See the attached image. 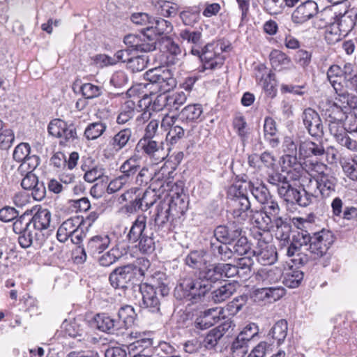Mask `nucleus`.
<instances>
[{
  "instance_id": "obj_1",
  "label": "nucleus",
  "mask_w": 357,
  "mask_h": 357,
  "mask_svg": "<svg viewBox=\"0 0 357 357\" xmlns=\"http://www.w3.org/2000/svg\"><path fill=\"white\" fill-rule=\"evenodd\" d=\"M220 263L213 264L196 273L181 276L174 289L177 300L197 303L204 301L213 288V284L222 279Z\"/></svg>"
},
{
  "instance_id": "obj_2",
  "label": "nucleus",
  "mask_w": 357,
  "mask_h": 357,
  "mask_svg": "<svg viewBox=\"0 0 357 357\" xmlns=\"http://www.w3.org/2000/svg\"><path fill=\"white\" fill-rule=\"evenodd\" d=\"M188 209V202L184 197L178 193L165 197L157 205L155 213L151 220L154 222L155 227L162 229L169 224V229L173 230L181 224V218Z\"/></svg>"
},
{
  "instance_id": "obj_3",
  "label": "nucleus",
  "mask_w": 357,
  "mask_h": 357,
  "mask_svg": "<svg viewBox=\"0 0 357 357\" xmlns=\"http://www.w3.org/2000/svg\"><path fill=\"white\" fill-rule=\"evenodd\" d=\"M305 232L307 236L310 238L306 251L309 252L312 260L324 256L335 241L333 234L328 230L322 229L320 231L313 233L312 235L307 231Z\"/></svg>"
},
{
  "instance_id": "obj_4",
  "label": "nucleus",
  "mask_w": 357,
  "mask_h": 357,
  "mask_svg": "<svg viewBox=\"0 0 357 357\" xmlns=\"http://www.w3.org/2000/svg\"><path fill=\"white\" fill-rule=\"evenodd\" d=\"M310 238L307 236L305 231H298L294 234L289 245L287 248L286 255L289 257H293L292 261L295 264L303 266L310 260V257L306 248H308Z\"/></svg>"
},
{
  "instance_id": "obj_5",
  "label": "nucleus",
  "mask_w": 357,
  "mask_h": 357,
  "mask_svg": "<svg viewBox=\"0 0 357 357\" xmlns=\"http://www.w3.org/2000/svg\"><path fill=\"white\" fill-rule=\"evenodd\" d=\"M278 195L285 202L291 204H296L302 207H306L317 199V196L308 192L304 188L302 190L293 187L288 181L284 186L278 189Z\"/></svg>"
},
{
  "instance_id": "obj_6",
  "label": "nucleus",
  "mask_w": 357,
  "mask_h": 357,
  "mask_svg": "<svg viewBox=\"0 0 357 357\" xmlns=\"http://www.w3.org/2000/svg\"><path fill=\"white\" fill-rule=\"evenodd\" d=\"M354 66L353 64L347 63L342 68L339 65L333 64L327 70V79L333 87L337 96L343 98V99L347 98L348 93L343 91L342 81L344 79L346 82L348 77L351 75V72H354Z\"/></svg>"
},
{
  "instance_id": "obj_7",
  "label": "nucleus",
  "mask_w": 357,
  "mask_h": 357,
  "mask_svg": "<svg viewBox=\"0 0 357 357\" xmlns=\"http://www.w3.org/2000/svg\"><path fill=\"white\" fill-rule=\"evenodd\" d=\"M144 77L153 84H156L159 90L167 93L176 86V80L172 71L165 67H158L146 72Z\"/></svg>"
},
{
  "instance_id": "obj_8",
  "label": "nucleus",
  "mask_w": 357,
  "mask_h": 357,
  "mask_svg": "<svg viewBox=\"0 0 357 357\" xmlns=\"http://www.w3.org/2000/svg\"><path fill=\"white\" fill-rule=\"evenodd\" d=\"M161 127L169 129L166 139L171 144H174L185 137V133L190 134V125L184 123L176 116L166 115L161 121Z\"/></svg>"
},
{
  "instance_id": "obj_9",
  "label": "nucleus",
  "mask_w": 357,
  "mask_h": 357,
  "mask_svg": "<svg viewBox=\"0 0 357 357\" xmlns=\"http://www.w3.org/2000/svg\"><path fill=\"white\" fill-rule=\"evenodd\" d=\"M123 43L134 52H149L155 49L156 40L146 33H140L126 35L123 38Z\"/></svg>"
},
{
  "instance_id": "obj_10",
  "label": "nucleus",
  "mask_w": 357,
  "mask_h": 357,
  "mask_svg": "<svg viewBox=\"0 0 357 357\" xmlns=\"http://www.w3.org/2000/svg\"><path fill=\"white\" fill-rule=\"evenodd\" d=\"M47 130L50 135L61 138L65 142H72L77 139V130L74 124H68L60 119L52 120Z\"/></svg>"
},
{
  "instance_id": "obj_11",
  "label": "nucleus",
  "mask_w": 357,
  "mask_h": 357,
  "mask_svg": "<svg viewBox=\"0 0 357 357\" xmlns=\"http://www.w3.org/2000/svg\"><path fill=\"white\" fill-rule=\"evenodd\" d=\"M137 267L132 264L118 267L109 275V280L115 289H125L135 278Z\"/></svg>"
},
{
  "instance_id": "obj_12",
  "label": "nucleus",
  "mask_w": 357,
  "mask_h": 357,
  "mask_svg": "<svg viewBox=\"0 0 357 357\" xmlns=\"http://www.w3.org/2000/svg\"><path fill=\"white\" fill-rule=\"evenodd\" d=\"M135 132L130 128L121 129L115 133L109 140L112 149L116 153L123 149H130L136 142Z\"/></svg>"
},
{
  "instance_id": "obj_13",
  "label": "nucleus",
  "mask_w": 357,
  "mask_h": 357,
  "mask_svg": "<svg viewBox=\"0 0 357 357\" xmlns=\"http://www.w3.org/2000/svg\"><path fill=\"white\" fill-rule=\"evenodd\" d=\"M241 234L242 228L236 225L235 222H232L227 225L216 227L211 238L230 245Z\"/></svg>"
},
{
  "instance_id": "obj_14",
  "label": "nucleus",
  "mask_w": 357,
  "mask_h": 357,
  "mask_svg": "<svg viewBox=\"0 0 357 357\" xmlns=\"http://www.w3.org/2000/svg\"><path fill=\"white\" fill-rule=\"evenodd\" d=\"M302 119L308 133L314 137L324 136V126L319 114L312 108L305 109L302 114Z\"/></svg>"
},
{
  "instance_id": "obj_15",
  "label": "nucleus",
  "mask_w": 357,
  "mask_h": 357,
  "mask_svg": "<svg viewBox=\"0 0 357 357\" xmlns=\"http://www.w3.org/2000/svg\"><path fill=\"white\" fill-rule=\"evenodd\" d=\"M110 243L111 238L107 234H100L92 236L89 239L85 247L82 249V254L84 260L86 259L87 253L91 257H96L108 248Z\"/></svg>"
},
{
  "instance_id": "obj_16",
  "label": "nucleus",
  "mask_w": 357,
  "mask_h": 357,
  "mask_svg": "<svg viewBox=\"0 0 357 357\" xmlns=\"http://www.w3.org/2000/svg\"><path fill=\"white\" fill-rule=\"evenodd\" d=\"M200 60L202 62V71L206 69L214 70L221 68L224 63L225 57L214 51V45L208 43L202 50Z\"/></svg>"
},
{
  "instance_id": "obj_17",
  "label": "nucleus",
  "mask_w": 357,
  "mask_h": 357,
  "mask_svg": "<svg viewBox=\"0 0 357 357\" xmlns=\"http://www.w3.org/2000/svg\"><path fill=\"white\" fill-rule=\"evenodd\" d=\"M318 12V6L314 1H307L298 6L291 15L292 21L296 24H303Z\"/></svg>"
},
{
  "instance_id": "obj_18",
  "label": "nucleus",
  "mask_w": 357,
  "mask_h": 357,
  "mask_svg": "<svg viewBox=\"0 0 357 357\" xmlns=\"http://www.w3.org/2000/svg\"><path fill=\"white\" fill-rule=\"evenodd\" d=\"M142 296V307L149 308L152 312H159L160 302L157 296L156 289L153 285L144 284L140 287Z\"/></svg>"
},
{
  "instance_id": "obj_19",
  "label": "nucleus",
  "mask_w": 357,
  "mask_h": 357,
  "mask_svg": "<svg viewBox=\"0 0 357 357\" xmlns=\"http://www.w3.org/2000/svg\"><path fill=\"white\" fill-rule=\"evenodd\" d=\"M47 236V235L45 232L37 230L33 231L30 228L25 233L19 236L18 242L23 248H28L31 245L40 248L45 242Z\"/></svg>"
},
{
  "instance_id": "obj_20",
  "label": "nucleus",
  "mask_w": 357,
  "mask_h": 357,
  "mask_svg": "<svg viewBox=\"0 0 357 357\" xmlns=\"http://www.w3.org/2000/svg\"><path fill=\"white\" fill-rule=\"evenodd\" d=\"M160 44L161 48L168 53L167 56V63L168 65H175L181 61L183 55L182 50L172 38L167 36L162 37Z\"/></svg>"
},
{
  "instance_id": "obj_21",
  "label": "nucleus",
  "mask_w": 357,
  "mask_h": 357,
  "mask_svg": "<svg viewBox=\"0 0 357 357\" xmlns=\"http://www.w3.org/2000/svg\"><path fill=\"white\" fill-rule=\"evenodd\" d=\"M282 270L278 267L261 268L256 274V280L262 286L275 285L280 282L282 277Z\"/></svg>"
},
{
  "instance_id": "obj_22",
  "label": "nucleus",
  "mask_w": 357,
  "mask_h": 357,
  "mask_svg": "<svg viewBox=\"0 0 357 357\" xmlns=\"http://www.w3.org/2000/svg\"><path fill=\"white\" fill-rule=\"evenodd\" d=\"M135 149L137 151H143L144 153L155 160H162L165 158L163 155L159 156L162 149L159 142L153 139L141 138L137 144Z\"/></svg>"
},
{
  "instance_id": "obj_23",
  "label": "nucleus",
  "mask_w": 357,
  "mask_h": 357,
  "mask_svg": "<svg viewBox=\"0 0 357 357\" xmlns=\"http://www.w3.org/2000/svg\"><path fill=\"white\" fill-rule=\"evenodd\" d=\"M251 252L256 257L257 261L263 266L273 264L277 261L276 248L273 245L267 244L260 248H256V250H252Z\"/></svg>"
},
{
  "instance_id": "obj_24",
  "label": "nucleus",
  "mask_w": 357,
  "mask_h": 357,
  "mask_svg": "<svg viewBox=\"0 0 357 357\" xmlns=\"http://www.w3.org/2000/svg\"><path fill=\"white\" fill-rule=\"evenodd\" d=\"M315 181L317 188L323 198L328 197L335 192L337 178L330 173L317 176Z\"/></svg>"
},
{
  "instance_id": "obj_25",
  "label": "nucleus",
  "mask_w": 357,
  "mask_h": 357,
  "mask_svg": "<svg viewBox=\"0 0 357 357\" xmlns=\"http://www.w3.org/2000/svg\"><path fill=\"white\" fill-rule=\"evenodd\" d=\"M140 169L139 161L137 155H131L125 160L119 167L121 176L128 183L131 182Z\"/></svg>"
},
{
  "instance_id": "obj_26",
  "label": "nucleus",
  "mask_w": 357,
  "mask_h": 357,
  "mask_svg": "<svg viewBox=\"0 0 357 357\" xmlns=\"http://www.w3.org/2000/svg\"><path fill=\"white\" fill-rule=\"evenodd\" d=\"M229 245L211 238L209 252L218 261H227L234 256V252Z\"/></svg>"
},
{
  "instance_id": "obj_27",
  "label": "nucleus",
  "mask_w": 357,
  "mask_h": 357,
  "mask_svg": "<svg viewBox=\"0 0 357 357\" xmlns=\"http://www.w3.org/2000/svg\"><path fill=\"white\" fill-rule=\"evenodd\" d=\"M93 320L96 327L102 332L114 334L121 331L116 318H112L106 314H98Z\"/></svg>"
},
{
  "instance_id": "obj_28",
  "label": "nucleus",
  "mask_w": 357,
  "mask_h": 357,
  "mask_svg": "<svg viewBox=\"0 0 357 357\" xmlns=\"http://www.w3.org/2000/svg\"><path fill=\"white\" fill-rule=\"evenodd\" d=\"M347 105L348 96L346 99L340 97L335 98V101L328 110L329 112L328 121L343 122L347 119L348 116L346 115L345 109H347Z\"/></svg>"
},
{
  "instance_id": "obj_29",
  "label": "nucleus",
  "mask_w": 357,
  "mask_h": 357,
  "mask_svg": "<svg viewBox=\"0 0 357 357\" xmlns=\"http://www.w3.org/2000/svg\"><path fill=\"white\" fill-rule=\"evenodd\" d=\"M203 113L202 107L199 104H191L185 107L178 116L184 123H187L188 125H190L200 121L202 114Z\"/></svg>"
},
{
  "instance_id": "obj_30",
  "label": "nucleus",
  "mask_w": 357,
  "mask_h": 357,
  "mask_svg": "<svg viewBox=\"0 0 357 357\" xmlns=\"http://www.w3.org/2000/svg\"><path fill=\"white\" fill-rule=\"evenodd\" d=\"M51 213L47 208H40L31 218H29L31 227L34 230L44 232L50 226Z\"/></svg>"
},
{
  "instance_id": "obj_31",
  "label": "nucleus",
  "mask_w": 357,
  "mask_h": 357,
  "mask_svg": "<svg viewBox=\"0 0 357 357\" xmlns=\"http://www.w3.org/2000/svg\"><path fill=\"white\" fill-rule=\"evenodd\" d=\"M325 153L326 151L321 143L317 144L312 141H305L299 143L298 154L301 158L320 157Z\"/></svg>"
},
{
  "instance_id": "obj_32",
  "label": "nucleus",
  "mask_w": 357,
  "mask_h": 357,
  "mask_svg": "<svg viewBox=\"0 0 357 357\" xmlns=\"http://www.w3.org/2000/svg\"><path fill=\"white\" fill-rule=\"evenodd\" d=\"M229 327V323H225L211 330L204 338L203 346L207 349H214Z\"/></svg>"
},
{
  "instance_id": "obj_33",
  "label": "nucleus",
  "mask_w": 357,
  "mask_h": 357,
  "mask_svg": "<svg viewBox=\"0 0 357 357\" xmlns=\"http://www.w3.org/2000/svg\"><path fill=\"white\" fill-rule=\"evenodd\" d=\"M233 217L238 221H244L249 216V213L253 211L250 208V202L248 197L234 199L232 200Z\"/></svg>"
},
{
  "instance_id": "obj_34",
  "label": "nucleus",
  "mask_w": 357,
  "mask_h": 357,
  "mask_svg": "<svg viewBox=\"0 0 357 357\" xmlns=\"http://www.w3.org/2000/svg\"><path fill=\"white\" fill-rule=\"evenodd\" d=\"M149 231L146 229V217L144 215H138L133 222L131 228L127 235V238L130 243H136L138 240L146 234Z\"/></svg>"
},
{
  "instance_id": "obj_35",
  "label": "nucleus",
  "mask_w": 357,
  "mask_h": 357,
  "mask_svg": "<svg viewBox=\"0 0 357 357\" xmlns=\"http://www.w3.org/2000/svg\"><path fill=\"white\" fill-rule=\"evenodd\" d=\"M236 291V287L232 283H227L210 291L208 298L215 303H222L230 298Z\"/></svg>"
},
{
  "instance_id": "obj_36",
  "label": "nucleus",
  "mask_w": 357,
  "mask_h": 357,
  "mask_svg": "<svg viewBox=\"0 0 357 357\" xmlns=\"http://www.w3.org/2000/svg\"><path fill=\"white\" fill-rule=\"evenodd\" d=\"M136 313L134 308L130 305L121 307L117 314V321L120 325L121 330L130 327L136 318Z\"/></svg>"
},
{
  "instance_id": "obj_37",
  "label": "nucleus",
  "mask_w": 357,
  "mask_h": 357,
  "mask_svg": "<svg viewBox=\"0 0 357 357\" xmlns=\"http://www.w3.org/2000/svg\"><path fill=\"white\" fill-rule=\"evenodd\" d=\"M78 218H69L64 221L59 227L56 233L57 239L62 243L70 238L79 224Z\"/></svg>"
},
{
  "instance_id": "obj_38",
  "label": "nucleus",
  "mask_w": 357,
  "mask_h": 357,
  "mask_svg": "<svg viewBox=\"0 0 357 357\" xmlns=\"http://www.w3.org/2000/svg\"><path fill=\"white\" fill-rule=\"evenodd\" d=\"M273 227H275V235L281 241L287 242L289 241L291 231V225L287 219L277 218L273 222Z\"/></svg>"
},
{
  "instance_id": "obj_39",
  "label": "nucleus",
  "mask_w": 357,
  "mask_h": 357,
  "mask_svg": "<svg viewBox=\"0 0 357 357\" xmlns=\"http://www.w3.org/2000/svg\"><path fill=\"white\" fill-rule=\"evenodd\" d=\"M185 264L192 268H201L207 262V253L204 250L191 251L185 257Z\"/></svg>"
},
{
  "instance_id": "obj_40",
  "label": "nucleus",
  "mask_w": 357,
  "mask_h": 357,
  "mask_svg": "<svg viewBox=\"0 0 357 357\" xmlns=\"http://www.w3.org/2000/svg\"><path fill=\"white\" fill-rule=\"evenodd\" d=\"M249 192L261 204L267 202L271 198L268 188L259 183H254L249 181Z\"/></svg>"
},
{
  "instance_id": "obj_41",
  "label": "nucleus",
  "mask_w": 357,
  "mask_h": 357,
  "mask_svg": "<svg viewBox=\"0 0 357 357\" xmlns=\"http://www.w3.org/2000/svg\"><path fill=\"white\" fill-rule=\"evenodd\" d=\"M125 252L124 249L120 248L119 245H116L99 257V264L102 266H109L119 259Z\"/></svg>"
},
{
  "instance_id": "obj_42",
  "label": "nucleus",
  "mask_w": 357,
  "mask_h": 357,
  "mask_svg": "<svg viewBox=\"0 0 357 357\" xmlns=\"http://www.w3.org/2000/svg\"><path fill=\"white\" fill-rule=\"evenodd\" d=\"M264 137L268 141L271 147H277L279 144V139L275 137L277 132L276 123L271 117H266L264 125Z\"/></svg>"
},
{
  "instance_id": "obj_43",
  "label": "nucleus",
  "mask_w": 357,
  "mask_h": 357,
  "mask_svg": "<svg viewBox=\"0 0 357 357\" xmlns=\"http://www.w3.org/2000/svg\"><path fill=\"white\" fill-rule=\"evenodd\" d=\"M248 192L249 181H248L246 178H243L241 181L236 182L229 187L228 195L232 201L234 200V199L248 197Z\"/></svg>"
},
{
  "instance_id": "obj_44",
  "label": "nucleus",
  "mask_w": 357,
  "mask_h": 357,
  "mask_svg": "<svg viewBox=\"0 0 357 357\" xmlns=\"http://www.w3.org/2000/svg\"><path fill=\"white\" fill-rule=\"evenodd\" d=\"M287 321L285 319H280L271 328L268 335L276 340L278 344L280 345L283 343L287 337Z\"/></svg>"
},
{
  "instance_id": "obj_45",
  "label": "nucleus",
  "mask_w": 357,
  "mask_h": 357,
  "mask_svg": "<svg viewBox=\"0 0 357 357\" xmlns=\"http://www.w3.org/2000/svg\"><path fill=\"white\" fill-rule=\"evenodd\" d=\"M269 58L271 66L276 70H282L291 62V59L284 53L277 50L271 52Z\"/></svg>"
},
{
  "instance_id": "obj_46",
  "label": "nucleus",
  "mask_w": 357,
  "mask_h": 357,
  "mask_svg": "<svg viewBox=\"0 0 357 357\" xmlns=\"http://www.w3.org/2000/svg\"><path fill=\"white\" fill-rule=\"evenodd\" d=\"M216 312L215 309H210L204 312L203 317L197 318L195 321V327L202 330L206 329L216 324L220 318L213 313Z\"/></svg>"
},
{
  "instance_id": "obj_47",
  "label": "nucleus",
  "mask_w": 357,
  "mask_h": 357,
  "mask_svg": "<svg viewBox=\"0 0 357 357\" xmlns=\"http://www.w3.org/2000/svg\"><path fill=\"white\" fill-rule=\"evenodd\" d=\"M172 26L169 22L160 18L153 17L150 26H147V31L153 30L155 35H163L169 33Z\"/></svg>"
},
{
  "instance_id": "obj_48",
  "label": "nucleus",
  "mask_w": 357,
  "mask_h": 357,
  "mask_svg": "<svg viewBox=\"0 0 357 357\" xmlns=\"http://www.w3.org/2000/svg\"><path fill=\"white\" fill-rule=\"evenodd\" d=\"M252 219L255 223V227L262 231H270L273 228V221L261 210L256 211L252 215Z\"/></svg>"
},
{
  "instance_id": "obj_49",
  "label": "nucleus",
  "mask_w": 357,
  "mask_h": 357,
  "mask_svg": "<svg viewBox=\"0 0 357 357\" xmlns=\"http://www.w3.org/2000/svg\"><path fill=\"white\" fill-rule=\"evenodd\" d=\"M201 8L194 6L186 8L180 13V17L185 25L192 26L199 20Z\"/></svg>"
},
{
  "instance_id": "obj_50",
  "label": "nucleus",
  "mask_w": 357,
  "mask_h": 357,
  "mask_svg": "<svg viewBox=\"0 0 357 357\" xmlns=\"http://www.w3.org/2000/svg\"><path fill=\"white\" fill-rule=\"evenodd\" d=\"M105 123L98 121L89 124L84 131V136L89 140H93L101 136L106 130Z\"/></svg>"
},
{
  "instance_id": "obj_51",
  "label": "nucleus",
  "mask_w": 357,
  "mask_h": 357,
  "mask_svg": "<svg viewBox=\"0 0 357 357\" xmlns=\"http://www.w3.org/2000/svg\"><path fill=\"white\" fill-rule=\"evenodd\" d=\"M186 100L187 96L183 91L167 94V109L169 111L178 110Z\"/></svg>"
},
{
  "instance_id": "obj_52",
  "label": "nucleus",
  "mask_w": 357,
  "mask_h": 357,
  "mask_svg": "<svg viewBox=\"0 0 357 357\" xmlns=\"http://www.w3.org/2000/svg\"><path fill=\"white\" fill-rule=\"evenodd\" d=\"M303 279V273L300 270H291L284 276L282 283L289 288L298 287Z\"/></svg>"
},
{
  "instance_id": "obj_53",
  "label": "nucleus",
  "mask_w": 357,
  "mask_h": 357,
  "mask_svg": "<svg viewBox=\"0 0 357 357\" xmlns=\"http://www.w3.org/2000/svg\"><path fill=\"white\" fill-rule=\"evenodd\" d=\"M248 342L237 335L231 345L232 357H243L248 352Z\"/></svg>"
},
{
  "instance_id": "obj_54",
  "label": "nucleus",
  "mask_w": 357,
  "mask_h": 357,
  "mask_svg": "<svg viewBox=\"0 0 357 357\" xmlns=\"http://www.w3.org/2000/svg\"><path fill=\"white\" fill-rule=\"evenodd\" d=\"M232 125L242 141L248 139L249 129L245 119L243 116H236L234 118Z\"/></svg>"
},
{
  "instance_id": "obj_55",
  "label": "nucleus",
  "mask_w": 357,
  "mask_h": 357,
  "mask_svg": "<svg viewBox=\"0 0 357 357\" xmlns=\"http://www.w3.org/2000/svg\"><path fill=\"white\" fill-rule=\"evenodd\" d=\"M82 168L85 171L84 178L86 182H96L102 180V177H108L105 175L104 169L100 167L94 166L86 169L85 167L82 166Z\"/></svg>"
},
{
  "instance_id": "obj_56",
  "label": "nucleus",
  "mask_w": 357,
  "mask_h": 357,
  "mask_svg": "<svg viewBox=\"0 0 357 357\" xmlns=\"http://www.w3.org/2000/svg\"><path fill=\"white\" fill-rule=\"evenodd\" d=\"M153 232H147L138 240V247L141 252L144 254L152 253L155 250V242Z\"/></svg>"
},
{
  "instance_id": "obj_57",
  "label": "nucleus",
  "mask_w": 357,
  "mask_h": 357,
  "mask_svg": "<svg viewBox=\"0 0 357 357\" xmlns=\"http://www.w3.org/2000/svg\"><path fill=\"white\" fill-rule=\"evenodd\" d=\"M39 163L40 158L38 156L36 155H29L22 162L17 171L22 176H23L24 173H33V171L38 166Z\"/></svg>"
},
{
  "instance_id": "obj_58",
  "label": "nucleus",
  "mask_w": 357,
  "mask_h": 357,
  "mask_svg": "<svg viewBox=\"0 0 357 357\" xmlns=\"http://www.w3.org/2000/svg\"><path fill=\"white\" fill-rule=\"evenodd\" d=\"M260 84H261L265 92L271 97L273 98L276 95V81L275 79V74L269 73L262 76Z\"/></svg>"
},
{
  "instance_id": "obj_59",
  "label": "nucleus",
  "mask_w": 357,
  "mask_h": 357,
  "mask_svg": "<svg viewBox=\"0 0 357 357\" xmlns=\"http://www.w3.org/2000/svg\"><path fill=\"white\" fill-rule=\"evenodd\" d=\"M139 202L142 203V211H147L158 200V195L155 190L147 189L144 191L141 197H137Z\"/></svg>"
},
{
  "instance_id": "obj_60",
  "label": "nucleus",
  "mask_w": 357,
  "mask_h": 357,
  "mask_svg": "<svg viewBox=\"0 0 357 357\" xmlns=\"http://www.w3.org/2000/svg\"><path fill=\"white\" fill-rule=\"evenodd\" d=\"M133 102H127L123 107L121 112L116 118L118 124H125L135 116V111Z\"/></svg>"
},
{
  "instance_id": "obj_61",
  "label": "nucleus",
  "mask_w": 357,
  "mask_h": 357,
  "mask_svg": "<svg viewBox=\"0 0 357 357\" xmlns=\"http://www.w3.org/2000/svg\"><path fill=\"white\" fill-rule=\"evenodd\" d=\"M148 58L144 55H132L131 59L127 65V68L132 72H139L143 70L148 63Z\"/></svg>"
},
{
  "instance_id": "obj_62",
  "label": "nucleus",
  "mask_w": 357,
  "mask_h": 357,
  "mask_svg": "<svg viewBox=\"0 0 357 357\" xmlns=\"http://www.w3.org/2000/svg\"><path fill=\"white\" fill-rule=\"evenodd\" d=\"M264 206L262 208V211L268 215L273 222L277 218H282L280 217V208L278 205V203L272 199L271 198L266 203L263 204Z\"/></svg>"
},
{
  "instance_id": "obj_63",
  "label": "nucleus",
  "mask_w": 357,
  "mask_h": 357,
  "mask_svg": "<svg viewBox=\"0 0 357 357\" xmlns=\"http://www.w3.org/2000/svg\"><path fill=\"white\" fill-rule=\"evenodd\" d=\"M82 96L86 99H93L100 96L102 90L100 86L91 83H85L80 88Z\"/></svg>"
},
{
  "instance_id": "obj_64",
  "label": "nucleus",
  "mask_w": 357,
  "mask_h": 357,
  "mask_svg": "<svg viewBox=\"0 0 357 357\" xmlns=\"http://www.w3.org/2000/svg\"><path fill=\"white\" fill-rule=\"evenodd\" d=\"M271 351V344L265 341L256 345L247 357H265Z\"/></svg>"
}]
</instances>
